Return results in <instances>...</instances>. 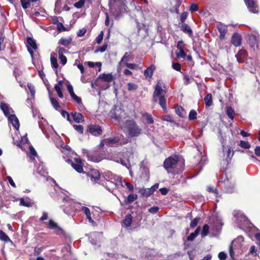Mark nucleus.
<instances>
[{
  "label": "nucleus",
  "mask_w": 260,
  "mask_h": 260,
  "mask_svg": "<svg viewBox=\"0 0 260 260\" xmlns=\"http://www.w3.org/2000/svg\"><path fill=\"white\" fill-rule=\"evenodd\" d=\"M163 85L161 81H158L157 82L153 93L152 101L154 103H158L164 111L167 113L166 99L165 98L166 91L163 89Z\"/></svg>",
  "instance_id": "f257e3e1"
},
{
  "label": "nucleus",
  "mask_w": 260,
  "mask_h": 260,
  "mask_svg": "<svg viewBox=\"0 0 260 260\" xmlns=\"http://www.w3.org/2000/svg\"><path fill=\"white\" fill-rule=\"evenodd\" d=\"M105 180L103 183V185L110 192L114 194V189L119 186H123L121 178L111 172H106L104 174Z\"/></svg>",
  "instance_id": "f03ea898"
},
{
  "label": "nucleus",
  "mask_w": 260,
  "mask_h": 260,
  "mask_svg": "<svg viewBox=\"0 0 260 260\" xmlns=\"http://www.w3.org/2000/svg\"><path fill=\"white\" fill-rule=\"evenodd\" d=\"M165 168L170 171L169 169L173 170V173L178 174L183 170V162H181L178 160L177 157H169L167 158L164 163Z\"/></svg>",
  "instance_id": "7ed1b4c3"
},
{
  "label": "nucleus",
  "mask_w": 260,
  "mask_h": 260,
  "mask_svg": "<svg viewBox=\"0 0 260 260\" xmlns=\"http://www.w3.org/2000/svg\"><path fill=\"white\" fill-rule=\"evenodd\" d=\"M125 134L128 138L138 137L142 133V129L133 120H127L124 122Z\"/></svg>",
  "instance_id": "20e7f679"
},
{
  "label": "nucleus",
  "mask_w": 260,
  "mask_h": 260,
  "mask_svg": "<svg viewBox=\"0 0 260 260\" xmlns=\"http://www.w3.org/2000/svg\"><path fill=\"white\" fill-rule=\"evenodd\" d=\"M210 222L211 226V236L216 237L219 234L223 223L221 219L215 214H212L210 216Z\"/></svg>",
  "instance_id": "39448f33"
},
{
  "label": "nucleus",
  "mask_w": 260,
  "mask_h": 260,
  "mask_svg": "<svg viewBox=\"0 0 260 260\" xmlns=\"http://www.w3.org/2000/svg\"><path fill=\"white\" fill-rule=\"evenodd\" d=\"M63 202L64 206V212L69 215L73 216L75 211L77 210L76 206L78 204L69 197L63 198Z\"/></svg>",
  "instance_id": "423d86ee"
},
{
  "label": "nucleus",
  "mask_w": 260,
  "mask_h": 260,
  "mask_svg": "<svg viewBox=\"0 0 260 260\" xmlns=\"http://www.w3.org/2000/svg\"><path fill=\"white\" fill-rule=\"evenodd\" d=\"M234 155V152L232 151L230 146H223V159L221 161V166L223 169H226L231 162Z\"/></svg>",
  "instance_id": "0eeeda50"
},
{
  "label": "nucleus",
  "mask_w": 260,
  "mask_h": 260,
  "mask_svg": "<svg viewBox=\"0 0 260 260\" xmlns=\"http://www.w3.org/2000/svg\"><path fill=\"white\" fill-rule=\"evenodd\" d=\"M243 241L244 238L242 236H239L233 241L229 247V254L232 259L234 258V251L238 250L242 248Z\"/></svg>",
  "instance_id": "6e6552de"
},
{
  "label": "nucleus",
  "mask_w": 260,
  "mask_h": 260,
  "mask_svg": "<svg viewBox=\"0 0 260 260\" xmlns=\"http://www.w3.org/2000/svg\"><path fill=\"white\" fill-rule=\"evenodd\" d=\"M109 5L110 12L115 16H117L120 13L123 6L122 0H110Z\"/></svg>",
  "instance_id": "1a4fd4ad"
},
{
  "label": "nucleus",
  "mask_w": 260,
  "mask_h": 260,
  "mask_svg": "<svg viewBox=\"0 0 260 260\" xmlns=\"http://www.w3.org/2000/svg\"><path fill=\"white\" fill-rule=\"evenodd\" d=\"M219 183L223 184L224 189L226 192L231 193L235 191V182L233 180L226 177L223 178L222 177L219 181Z\"/></svg>",
  "instance_id": "9d476101"
},
{
  "label": "nucleus",
  "mask_w": 260,
  "mask_h": 260,
  "mask_svg": "<svg viewBox=\"0 0 260 260\" xmlns=\"http://www.w3.org/2000/svg\"><path fill=\"white\" fill-rule=\"evenodd\" d=\"M125 156L126 157L128 156L126 160H124L123 159L120 158L117 159H114V160L118 163H120L122 166H125L130 170L131 163L133 164V162L132 160V157H133V154L130 152H127L125 154Z\"/></svg>",
  "instance_id": "9b49d317"
},
{
  "label": "nucleus",
  "mask_w": 260,
  "mask_h": 260,
  "mask_svg": "<svg viewBox=\"0 0 260 260\" xmlns=\"http://www.w3.org/2000/svg\"><path fill=\"white\" fill-rule=\"evenodd\" d=\"M123 138V136L122 135H118L114 137L105 139L106 145L109 147L116 146Z\"/></svg>",
  "instance_id": "f8f14e48"
},
{
  "label": "nucleus",
  "mask_w": 260,
  "mask_h": 260,
  "mask_svg": "<svg viewBox=\"0 0 260 260\" xmlns=\"http://www.w3.org/2000/svg\"><path fill=\"white\" fill-rule=\"evenodd\" d=\"M249 11L253 13L258 12V7L256 0H244Z\"/></svg>",
  "instance_id": "ddd939ff"
},
{
  "label": "nucleus",
  "mask_w": 260,
  "mask_h": 260,
  "mask_svg": "<svg viewBox=\"0 0 260 260\" xmlns=\"http://www.w3.org/2000/svg\"><path fill=\"white\" fill-rule=\"evenodd\" d=\"M88 131L92 135L96 137L100 136L103 133L101 126L96 124L89 125Z\"/></svg>",
  "instance_id": "4468645a"
},
{
  "label": "nucleus",
  "mask_w": 260,
  "mask_h": 260,
  "mask_svg": "<svg viewBox=\"0 0 260 260\" xmlns=\"http://www.w3.org/2000/svg\"><path fill=\"white\" fill-rule=\"evenodd\" d=\"M216 28L219 32V39L221 40L224 39L225 35L228 32V26L219 22L216 25Z\"/></svg>",
  "instance_id": "2eb2a0df"
},
{
  "label": "nucleus",
  "mask_w": 260,
  "mask_h": 260,
  "mask_svg": "<svg viewBox=\"0 0 260 260\" xmlns=\"http://www.w3.org/2000/svg\"><path fill=\"white\" fill-rule=\"evenodd\" d=\"M71 163L72 167L78 173L83 172V164L81 160L79 158H75L74 161L69 160Z\"/></svg>",
  "instance_id": "dca6fc26"
},
{
  "label": "nucleus",
  "mask_w": 260,
  "mask_h": 260,
  "mask_svg": "<svg viewBox=\"0 0 260 260\" xmlns=\"http://www.w3.org/2000/svg\"><path fill=\"white\" fill-rule=\"evenodd\" d=\"M88 176L90 178L91 181L94 183H98L100 178V174L96 169H91L88 173Z\"/></svg>",
  "instance_id": "f3484780"
},
{
  "label": "nucleus",
  "mask_w": 260,
  "mask_h": 260,
  "mask_svg": "<svg viewBox=\"0 0 260 260\" xmlns=\"http://www.w3.org/2000/svg\"><path fill=\"white\" fill-rule=\"evenodd\" d=\"M27 47L28 52L32 56V49L36 50L37 49V45L35 41L31 38H28L27 40Z\"/></svg>",
  "instance_id": "a211bd4d"
},
{
  "label": "nucleus",
  "mask_w": 260,
  "mask_h": 260,
  "mask_svg": "<svg viewBox=\"0 0 260 260\" xmlns=\"http://www.w3.org/2000/svg\"><path fill=\"white\" fill-rule=\"evenodd\" d=\"M237 220L240 228L241 229L243 228L245 226L248 225L249 223L248 218L242 214H241L239 216H238Z\"/></svg>",
  "instance_id": "6ab92c4d"
},
{
  "label": "nucleus",
  "mask_w": 260,
  "mask_h": 260,
  "mask_svg": "<svg viewBox=\"0 0 260 260\" xmlns=\"http://www.w3.org/2000/svg\"><path fill=\"white\" fill-rule=\"evenodd\" d=\"M67 89L70 93L71 96L80 105H82L81 99L75 94L73 87L71 84L67 86Z\"/></svg>",
  "instance_id": "aec40b11"
},
{
  "label": "nucleus",
  "mask_w": 260,
  "mask_h": 260,
  "mask_svg": "<svg viewBox=\"0 0 260 260\" xmlns=\"http://www.w3.org/2000/svg\"><path fill=\"white\" fill-rule=\"evenodd\" d=\"M82 151H83V153H84V154L86 156L88 160H90V161H91L93 162H99L101 160L100 157L98 156L95 155L92 153H89L87 152V150H86L85 149H83Z\"/></svg>",
  "instance_id": "412c9836"
},
{
  "label": "nucleus",
  "mask_w": 260,
  "mask_h": 260,
  "mask_svg": "<svg viewBox=\"0 0 260 260\" xmlns=\"http://www.w3.org/2000/svg\"><path fill=\"white\" fill-rule=\"evenodd\" d=\"M241 36L238 33H235L232 37L231 42L234 46L238 47L241 44Z\"/></svg>",
  "instance_id": "4be33fe9"
},
{
  "label": "nucleus",
  "mask_w": 260,
  "mask_h": 260,
  "mask_svg": "<svg viewBox=\"0 0 260 260\" xmlns=\"http://www.w3.org/2000/svg\"><path fill=\"white\" fill-rule=\"evenodd\" d=\"M9 121L12 123L13 126L17 130L19 128V122L18 119L15 114H11L8 117Z\"/></svg>",
  "instance_id": "5701e85b"
},
{
  "label": "nucleus",
  "mask_w": 260,
  "mask_h": 260,
  "mask_svg": "<svg viewBox=\"0 0 260 260\" xmlns=\"http://www.w3.org/2000/svg\"><path fill=\"white\" fill-rule=\"evenodd\" d=\"M98 78L108 83L111 82L114 80V77L111 73L101 74L99 76Z\"/></svg>",
  "instance_id": "b1692460"
},
{
  "label": "nucleus",
  "mask_w": 260,
  "mask_h": 260,
  "mask_svg": "<svg viewBox=\"0 0 260 260\" xmlns=\"http://www.w3.org/2000/svg\"><path fill=\"white\" fill-rule=\"evenodd\" d=\"M0 107L6 117H8L11 115L10 113L11 111H12V109L8 104L2 102L0 104Z\"/></svg>",
  "instance_id": "393cba45"
},
{
  "label": "nucleus",
  "mask_w": 260,
  "mask_h": 260,
  "mask_svg": "<svg viewBox=\"0 0 260 260\" xmlns=\"http://www.w3.org/2000/svg\"><path fill=\"white\" fill-rule=\"evenodd\" d=\"M72 40L73 39L71 36H69L67 38H61L58 41V44L68 47L71 44Z\"/></svg>",
  "instance_id": "a878e982"
},
{
  "label": "nucleus",
  "mask_w": 260,
  "mask_h": 260,
  "mask_svg": "<svg viewBox=\"0 0 260 260\" xmlns=\"http://www.w3.org/2000/svg\"><path fill=\"white\" fill-rule=\"evenodd\" d=\"M156 69V67L154 64L151 65L147 68L144 71V74L146 78H151L153 72Z\"/></svg>",
  "instance_id": "bb28decb"
},
{
  "label": "nucleus",
  "mask_w": 260,
  "mask_h": 260,
  "mask_svg": "<svg viewBox=\"0 0 260 260\" xmlns=\"http://www.w3.org/2000/svg\"><path fill=\"white\" fill-rule=\"evenodd\" d=\"M71 115L74 120L77 123H81L84 121V117L82 114L78 112H72Z\"/></svg>",
  "instance_id": "cd10ccee"
},
{
  "label": "nucleus",
  "mask_w": 260,
  "mask_h": 260,
  "mask_svg": "<svg viewBox=\"0 0 260 260\" xmlns=\"http://www.w3.org/2000/svg\"><path fill=\"white\" fill-rule=\"evenodd\" d=\"M246 51L244 49L240 50L236 55V57L239 63H243V59L246 56Z\"/></svg>",
  "instance_id": "c85d7f7f"
},
{
  "label": "nucleus",
  "mask_w": 260,
  "mask_h": 260,
  "mask_svg": "<svg viewBox=\"0 0 260 260\" xmlns=\"http://www.w3.org/2000/svg\"><path fill=\"white\" fill-rule=\"evenodd\" d=\"M249 43L252 48L254 50L256 48H257V40L256 38V36L254 35H251L249 37Z\"/></svg>",
  "instance_id": "c756f323"
},
{
  "label": "nucleus",
  "mask_w": 260,
  "mask_h": 260,
  "mask_svg": "<svg viewBox=\"0 0 260 260\" xmlns=\"http://www.w3.org/2000/svg\"><path fill=\"white\" fill-rule=\"evenodd\" d=\"M37 171L38 174L43 176H46L47 175V172L44 165L41 163L37 166Z\"/></svg>",
  "instance_id": "7c9ffc66"
},
{
  "label": "nucleus",
  "mask_w": 260,
  "mask_h": 260,
  "mask_svg": "<svg viewBox=\"0 0 260 260\" xmlns=\"http://www.w3.org/2000/svg\"><path fill=\"white\" fill-rule=\"evenodd\" d=\"M181 29L184 32L187 34L190 37L192 36V31L188 24L183 23L181 26Z\"/></svg>",
  "instance_id": "2f4dec72"
},
{
  "label": "nucleus",
  "mask_w": 260,
  "mask_h": 260,
  "mask_svg": "<svg viewBox=\"0 0 260 260\" xmlns=\"http://www.w3.org/2000/svg\"><path fill=\"white\" fill-rule=\"evenodd\" d=\"M62 87V81H59L58 83L55 85L54 88L57 93L58 96L60 98H63V94L61 91Z\"/></svg>",
  "instance_id": "473e14b6"
},
{
  "label": "nucleus",
  "mask_w": 260,
  "mask_h": 260,
  "mask_svg": "<svg viewBox=\"0 0 260 260\" xmlns=\"http://www.w3.org/2000/svg\"><path fill=\"white\" fill-rule=\"evenodd\" d=\"M138 198V196L136 194L132 193L128 196L124 201L125 204H128L133 202Z\"/></svg>",
  "instance_id": "72a5a7b5"
},
{
  "label": "nucleus",
  "mask_w": 260,
  "mask_h": 260,
  "mask_svg": "<svg viewBox=\"0 0 260 260\" xmlns=\"http://www.w3.org/2000/svg\"><path fill=\"white\" fill-rule=\"evenodd\" d=\"M200 231H201L200 227H199V226L196 229L194 232L191 233L190 234V235L188 237H187V240L191 241H193L195 239V238L196 237H197V236L199 235Z\"/></svg>",
  "instance_id": "f704fd0d"
},
{
  "label": "nucleus",
  "mask_w": 260,
  "mask_h": 260,
  "mask_svg": "<svg viewBox=\"0 0 260 260\" xmlns=\"http://www.w3.org/2000/svg\"><path fill=\"white\" fill-rule=\"evenodd\" d=\"M139 192L143 196L145 197L146 198L152 195V192L150 190L149 188H142L140 189Z\"/></svg>",
  "instance_id": "c9c22d12"
},
{
  "label": "nucleus",
  "mask_w": 260,
  "mask_h": 260,
  "mask_svg": "<svg viewBox=\"0 0 260 260\" xmlns=\"http://www.w3.org/2000/svg\"><path fill=\"white\" fill-rule=\"evenodd\" d=\"M132 222V216L131 214H128L125 216V219L123 222L124 226L127 228L129 226Z\"/></svg>",
  "instance_id": "e433bc0d"
},
{
  "label": "nucleus",
  "mask_w": 260,
  "mask_h": 260,
  "mask_svg": "<svg viewBox=\"0 0 260 260\" xmlns=\"http://www.w3.org/2000/svg\"><path fill=\"white\" fill-rule=\"evenodd\" d=\"M206 107H209L212 104V96L211 93L207 94L204 98Z\"/></svg>",
  "instance_id": "4c0bfd02"
},
{
  "label": "nucleus",
  "mask_w": 260,
  "mask_h": 260,
  "mask_svg": "<svg viewBox=\"0 0 260 260\" xmlns=\"http://www.w3.org/2000/svg\"><path fill=\"white\" fill-rule=\"evenodd\" d=\"M226 114L228 117L233 120L235 115L234 110L231 107H228L226 109Z\"/></svg>",
  "instance_id": "58836bf2"
},
{
  "label": "nucleus",
  "mask_w": 260,
  "mask_h": 260,
  "mask_svg": "<svg viewBox=\"0 0 260 260\" xmlns=\"http://www.w3.org/2000/svg\"><path fill=\"white\" fill-rule=\"evenodd\" d=\"M47 228L51 230H56L58 228V225L52 219H50L47 224Z\"/></svg>",
  "instance_id": "ea45409f"
},
{
  "label": "nucleus",
  "mask_w": 260,
  "mask_h": 260,
  "mask_svg": "<svg viewBox=\"0 0 260 260\" xmlns=\"http://www.w3.org/2000/svg\"><path fill=\"white\" fill-rule=\"evenodd\" d=\"M0 239L5 242L11 241L9 237L3 231H0Z\"/></svg>",
  "instance_id": "a19ab883"
},
{
  "label": "nucleus",
  "mask_w": 260,
  "mask_h": 260,
  "mask_svg": "<svg viewBox=\"0 0 260 260\" xmlns=\"http://www.w3.org/2000/svg\"><path fill=\"white\" fill-rule=\"evenodd\" d=\"M143 117L145 119L148 124H152L153 123V119L150 114L148 113H145L143 115Z\"/></svg>",
  "instance_id": "79ce46f5"
},
{
  "label": "nucleus",
  "mask_w": 260,
  "mask_h": 260,
  "mask_svg": "<svg viewBox=\"0 0 260 260\" xmlns=\"http://www.w3.org/2000/svg\"><path fill=\"white\" fill-rule=\"evenodd\" d=\"M50 102L52 104V105L53 106V107L57 110H59V109L60 108L59 104H58L57 101L53 98H50Z\"/></svg>",
  "instance_id": "37998d69"
},
{
  "label": "nucleus",
  "mask_w": 260,
  "mask_h": 260,
  "mask_svg": "<svg viewBox=\"0 0 260 260\" xmlns=\"http://www.w3.org/2000/svg\"><path fill=\"white\" fill-rule=\"evenodd\" d=\"M209 226L208 224H205L201 232V236L202 237H205L208 235L209 233Z\"/></svg>",
  "instance_id": "c03bdc74"
},
{
  "label": "nucleus",
  "mask_w": 260,
  "mask_h": 260,
  "mask_svg": "<svg viewBox=\"0 0 260 260\" xmlns=\"http://www.w3.org/2000/svg\"><path fill=\"white\" fill-rule=\"evenodd\" d=\"M50 60L52 67L57 69L58 68L57 60L56 58L53 56V54L51 55Z\"/></svg>",
  "instance_id": "a18cd8bd"
},
{
  "label": "nucleus",
  "mask_w": 260,
  "mask_h": 260,
  "mask_svg": "<svg viewBox=\"0 0 260 260\" xmlns=\"http://www.w3.org/2000/svg\"><path fill=\"white\" fill-rule=\"evenodd\" d=\"M188 118L189 120L196 119L197 118V112L194 110H191L189 113Z\"/></svg>",
  "instance_id": "49530a36"
},
{
  "label": "nucleus",
  "mask_w": 260,
  "mask_h": 260,
  "mask_svg": "<svg viewBox=\"0 0 260 260\" xmlns=\"http://www.w3.org/2000/svg\"><path fill=\"white\" fill-rule=\"evenodd\" d=\"M239 145L244 149H249L251 146L248 142L242 140L240 141Z\"/></svg>",
  "instance_id": "de8ad7c7"
},
{
  "label": "nucleus",
  "mask_w": 260,
  "mask_h": 260,
  "mask_svg": "<svg viewBox=\"0 0 260 260\" xmlns=\"http://www.w3.org/2000/svg\"><path fill=\"white\" fill-rule=\"evenodd\" d=\"M20 205L21 206H23L25 207H30L31 206V204L30 202L28 201H25L24 199L21 198L20 200Z\"/></svg>",
  "instance_id": "09e8293b"
},
{
  "label": "nucleus",
  "mask_w": 260,
  "mask_h": 260,
  "mask_svg": "<svg viewBox=\"0 0 260 260\" xmlns=\"http://www.w3.org/2000/svg\"><path fill=\"white\" fill-rule=\"evenodd\" d=\"M130 56V53L128 52L125 53L124 56L121 58L120 63L123 62H127L129 61V58Z\"/></svg>",
  "instance_id": "8fccbe9b"
},
{
  "label": "nucleus",
  "mask_w": 260,
  "mask_h": 260,
  "mask_svg": "<svg viewBox=\"0 0 260 260\" xmlns=\"http://www.w3.org/2000/svg\"><path fill=\"white\" fill-rule=\"evenodd\" d=\"M56 51L59 55H63L64 53L68 52L67 50L61 47H58L56 49Z\"/></svg>",
  "instance_id": "3c124183"
},
{
  "label": "nucleus",
  "mask_w": 260,
  "mask_h": 260,
  "mask_svg": "<svg viewBox=\"0 0 260 260\" xmlns=\"http://www.w3.org/2000/svg\"><path fill=\"white\" fill-rule=\"evenodd\" d=\"M200 219V218L199 217H196L195 218H194L190 222V226L192 228H195L197 225Z\"/></svg>",
  "instance_id": "603ef678"
},
{
  "label": "nucleus",
  "mask_w": 260,
  "mask_h": 260,
  "mask_svg": "<svg viewBox=\"0 0 260 260\" xmlns=\"http://www.w3.org/2000/svg\"><path fill=\"white\" fill-rule=\"evenodd\" d=\"M137 85L134 83L129 82L127 83V89L129 91L135 90L137 89Z\"/></svg>",
  "instance_id": "864d4df0"
},
{
  "label": "nucleus",
  "mask_w": 260,
  "mask_h": 260,
  "mask_svg": "<svg viewBox=\"0 0 260 260\" xmlns=\"http://www.w3.org/2000/svg\"><path fill=\"white\" fill-rule=\"evenodd\" d=\"M85 3V0H79L78 2L74 4V6L77 8L80 9L83 7Z\"/></svg>",
  "instance_id": "5fc2aeb1"
},
{
  "label": "nucleus",
  "mask_w": 260,
  "mask_h": 260,
  "mask_svg": "<svg viewBox=\"0 0 260 260\" xmlns=\"http://www.w3.org/2000/svg\"><path fill=\"white\" fill-rule=\"evenodd\" d=\"M176 113L180 117L183 116V109L181 107H176L175 109Z\"/></svg>",
  "instance_id": "6e6d98bb"
},
{
  "label": "nucleus",
  "mask_w": 260,
  "mask_h": 260,
  "mask_svg": "<svg viewBox=\"0 0 260 260\" xmlns=\"http://www.w3.org/2000/svg\"><path fill=\"white\" fill-rule=\"evenodd\" d=\"M125 66L126 67L133 70H138L139 68L138 65L135 63H129L127 62H125Z\"/></svg>",
  "instance_id": "4d7b16f0"
},
{
  "label": "nucleus",
  "mask_w": 260,
  "mask_h": 260,
  "mask_svg": "<svg viewBox=\"0 0 260 260\" xmlns=\"http://www.w3.org/2000/svg\"><path fill=\"white\" fill-rule=\"evenodd\" d=\"M176 56L178 58H185L186 53L184 49L179 50V52L176 53Z\"/></svg>",
  "instance_id": "13d9d810"
},
{
  "label": "nucleus",
  "mask_w": 260,
  "mask_h": 260,
  "mask_svg": "<svg viewBox=\"0 0 260 260\" xmlns=\"http://www.w3.org/2000/svg\"><path fill=\"white\" fill-rule=\"evenodd\" d=\"M27 87L29 90L30 92L31 93V95L34 97L35 94V90L34 85L31 83H28Z\"/></svg>",
  "instance_id": "bf43d9fd"
},
{
  "label": "nucleus",
  "mask_w": 260,
  "mask_h": 260,
  "mask_svg": "<svg viewBox=\"0 0 260 260\" xmlns=\"http://www.w3.org/2000/svg\"><path fill=\"white\" fill-rule=\"evenodd\" d=\"M103 36H104V32L103 31H101L100 33V34L98 35V36L96 38V41L97 44H100L103 39Z\"/></svg>",
  "instance_id": "052dcab7"
},
{
  "label": "nucleus",
  "mask_w": 260,
  "mask_h": 260,
  "mask_svg": "<svg viewBox=\"0 0 260 260\" xmlns=\"http://www.w3.org/2000/svg\"><path fill=\"white\" fill-rule=\"evenodd\" d=\"M61 114L62 116L64 118H67V119L68 121H69L70 122L71 121L70 114L68 112H67V111H66L64 110H62L61 112Z\"/></svg>",
  "instance_id": "680f3d73"
},
{
  "label": "nucleus",
  "mask_w": 260,
  "mask_h": 260,
  "mask_svg": "<svg viewBox=\"0 0 260 260\" xmlns=\"http://www.w3.org/2000/svg\"><path fill=\"white\" fill-rule=\"evenodd\" d=\"M74 129L80 134L83 133V127L81 125H73Z\"/></svg>",
  "instance_id": "e2e57ef3"
},
{
  "label": "nucleus",
  "mask_w": 260,
  "mask_h": 260,
  "mask_svg": "<svg viewBox=\"0 0 260 260\" xmlns=\"http://www.w3.org/2000/svg\"><path fill=\"white\" fill-rule=\"evenodd\" d=\"M188 14V13L187 12H184L181 14L180 21L182 23H183L185 21L187 17Z\"/></svg>",
  "instance_id": "0e129e2a"
},
{
  "label": "nucleus",
  "mask_w": 260,
  "mask_h": 260,
  "mask_svg": "<svg viewBox=\"0 0 260 260\" xmlns=\"http://www.w3.org/2000/svg\"><path fill=\"white\" fill-rule=\"evenodd\" d=\"M159 210V208L157 206H153L149 209L148 212L151 214H155Z\"/></svg>",
  "instance_id": "69168bd1"
},
{
  "label": "nucleus",
  "mask_w": 260,
  "mask_h": 260,
  "mask_svg": "<svg viewBox=\"0 0 260 260\" xmlns=\"http://www.w3.org/2000/svg\"><path fill=\"white\" fill-rule=\"evenodd\" d=\"M82 211L84 212L86 217L89 216L91 215L90 210L88 208L86 207L83 206L82 207Z\"/></svg>",
  "instance_id": "338daca9"
},
{
  "label": "nucleus",
  "mask_w": 260,
  "mask_h": 260,
  "mask_svg": "<svg viewBox=\"0 0 260 260\" xmlns=\"http://www.w3.org/2000/svg\"><path fill=\"white\" fill-rule=\"evenodd\" d=\"M59 59L60 63L63 65H65L67 61V57L64 55H59Z\"/></svg>",
  "instance_id": "774afa93"
}]
</instances>
